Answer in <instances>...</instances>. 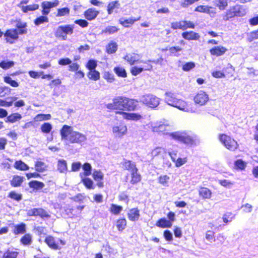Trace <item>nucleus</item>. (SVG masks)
<instances>
[{"instance_id":"3","label":"nucleus","mask_w":258,"mask_h":258,"mask_svg":"<svg viewBox=\"0 0 258 258\" xmlns=\"http://www.w3.org/2000/svg\"><path fill=\"white\" fill-rule=\"evenodd\" d=\"M138 101L126 97H117L113 99V105L116 109L131 111L135 109Z\"/></svg>"},{"instance_id":"39","label":"nucleus","mask_w":258,"mask_h":258,"mask_svg":"<svg viewBox=\"0 0 258 258\" xmlns=\"http://www.w3.org/2000/svg\"><path fill=\"white\" fill-rule=\"evenodd\" d=\"M170 179L169 176L167 175H162L159 177L158 182L160 184L164 186H168V182Z\"/></svg>"},{"instance_id":"56","label":"nucleus","mask_w":258,"mask_h":258,"mask_svg":"<svg viewBox=\"0 0 258 258\" xmlns=\"http://www.w3.org/2000/svg\"><path fill=\"white\" fill-rule=\"evenodd\" d=\"M82 167L84 171V172L83 173L84 175L87 176L91 174L92 167L89 163H85L83 165Z\"/></svg>"},{"instance_id":"59","label":"nucleus","mask_w":258,"mask_h":258,"mask_svg":"<svg viewBox=\"0 0 258 258\" xmlns=\"http://www.w3.org/2000/svg\"><path fill=\"white\" fill-rule=\"evenodd\" d=\"M48 18L46 16H40L39 18H37L35 21L34 23L36 25H39L44 22H48Z\"/></svg>"},{"instance_id":"33","label":"nucleus","mask_w":258,"mask_h":258,"mask_svg":"<svg viewBox=\"0 0 258 258\" xmlns=\"http://www.w3.org/2000/svg\"><path fill=\"white\" fill-rule=\"evenodd\" d=\"M236 16L233 10V7H231L225 13V14L223 17V19L225 21H228L229 19L234 18Z\"/></svg>"},{"instance_id":"49","label":"nucleus","mask_w":258,"mask_h":258,"mask_svg":"<svg viewBox=\"0 0 258 258\" xmlns=\"http://www.w3.org/2000/svg\"><path fill=\"white\" fill-rule=\"evenodd\" d=\"M21 243L24 245H30L32 243V236L29 234H26L21 239Z\"/></svg>"},{"instance_id":"28","label":"nucleus","mask_w":258,"mask_h":258,"mask_svg":"<svg viewBox=\"0 0 258 258\" xmlns=\"http://www.w3.org/2000/svg\"><path fill=\"white\" fill-rule=\"evenodd\" d=\"M67 163L64 159H59L57 163V170L61 173H66L67 171Z\"/></svg>"},{"instance_id":"63","label":"nucleus","mask_w":258,"mask_h":258,"mask_svg":"<svg viewBox=\"0 0 258 258\" xmlns=\"http://www.w3.org/2000/svg\"><path fill=\"white\" fill-rule=\"evenodd\" d=\"M144 71L143 68H139L138 67H133L131 69V72L132 74L134 76H137V75L140 74Z\"/></svg>"},{"instance_id":"16","label":"nucleus","mask_w":258,"mask_h":258,"mask_svg":"<svg viewBox=\"0 0 258 258\" xmlns=\"http://www.w3.org/2000/svg\"><path fill=\"white\" fill-rule=\"evenodd\" d=\"M182 37L187 40H198L200 38V35L194 31H185L182 33Z\"/></svg>"},{"instance_id":"52","label":"nucleus","mask_w":258,"mask_h":258,"mask_svg":"<svg viewBox=\"0 0 258 258\" xmlns=\"http://www.w3.org/2000/svg\"><path fill=\"white\" fill-rule=\"evenodd\" d=\"M29 186L30 187L35 188V189H40L44 187V184L43 183L37 181H32L29 183Z\"/></svg>"},{"instance_id":"51","label":"nucleus","mask_w":258,"mask_h":258,"mask_svg":"<svg viewBox=\"0 0 258 258\" xmlns=\"http://www.w3.org/2000/svg\"><path fill=\"white\" fill-rule=\"evenodd\" d=\"M205 238L210 242H214L215 241V232L211 230L207 231L205 233Z\"/></svg>"},{"instance_id":"55","label":"nucleus","mask_w":258,"mask_h":258,"mask_svg":"<svg viewBox=\"0 0 258 258\" xmlns=\"http://www.w3.org/2000/svg\"><path fill=\"white\" fill-rule=\"evenodd\" d=\"M114 72L119 77H126V73L123 68L121 67H115L114 68Z\"/></svg>"},{"instance_id":"11","label":"nucleus","mask_w":258,"mask_h":258,"mask_svg":"<svg viewBox=\"0 0 258 258\" xmlns=\"http://www.w3.org/2000/svg\"><path fill=\"white\" fill-rule=\"evenodd\" d=\"M59 5V1L55 0L53 2L45 1L42 3V13L44 15H48L50 12L51 8L57 7Z\"/></svg>"},{"instance_id":"20","label":"nucleus","mask_w":258,"mask_h":258,"mask_svg":"<svg viewBox=\"0 0 258 258\" xmlns=\"http://www.w3.org/2000/svg\"><path fill=\"white\" fill-rule=\"evenodd\" d=\"M233 7L236 17H243L245 16L247 13V9L243 6L236 5L233 6Z\"/></svg>"},{"instance_id":"48","label":"nucleus","mask_w":258,"mask_h":258,"mask_svg":"<svg viewBox=\"0 0 258 258\" xmlns=\"http://www.w3.org/2000/svg\"><path fill=\"white\" fill-rule=\"evenodd\" d=\"M119 4L117 1H113L110 2L107 6V12L108 14H111L113 10L115 8H118Z\"/></svg>"},{"instance_id":"57","label":"nucleus","mask_w":258,"mask_h":258,"mask_svg":"<svg viewBox=\"0 0 258 258\" xmlns=\"http://www.w3.org/2000/svg\"><path fill=\"white\" fill-rule=\"evenodd\" d=\"M18 254L17 251L8 250L4 254L3 258H17Z\"/></svg>"},{"instance_id":"47","label":"nucleus","mask_w":258,"mask_h":258,"mask_svg":"<svg viewBox=\"0 0 258 258\" xmlns=\"http://www.w3.org/2000/svg\"><path fill=\"white\" fill-rule=\"evenodd\" d=\"M82 181L87 188L93 189L94 188L93 182L91 179L87 177H82Z\"/></svg>"},{"instance_id":"35","label":"nucleus","mask_w":258,"mask_h":258,"mask_svg":"<svg viewBox=\"0 0 258 258\" xmlns=\"http://www.w3.org/2000/svg\"><path fill=\"white\" fill-rule=\"evenodd\" d=\"M131 180L130 182L134 184L140 181L141 178L139 174L138 173V169L135 171L131 172Z\"/></svg>"},{"instance_id":"30","label":"nucleus","mask_w":258,"mask_h":258,"mask_svg":"<svg viewBox=\"0 0 258 258\" xmlns=\"http://www.w3.org/2000/svg\"><path fill=\"white\" fill-rule=\"evenodd\" d=\"M26 231V224L24 223H21L14 226V233L15 235L25 233Z\"/></svg>"},{"instance_id":"23","label":"nucleus","mask_w":258,"mask_h":258,"mask_svg":"<svg viewBox=\"0 0 258 258\" xmlns=\"http://www.w3.org/2000/svg\"><path fill=\"white\" fill-rule=\"evenodd\" d=\"M45 243L48 246L53 249H60L61 248L55 242L54 238L51 236H47L45 239Z\"/></svg>"},{"instance_id":"25","label":"nucleus","mask_w":258,"mask_h":258,"mask_svg":"<svg viewBox=\"0 0 258 258\" xmlns=\"http://www.w3.org/2000/svg\"><path fill=\"white\" fill-rule=\"evenodd\" d=\"M166 153L165 148L162 147H156L153 149L151 152V156L153 158L158 156H163Z\"/></svg>"},{"instance_id":"6","label":"nucleus","mask_w":258,"mask_h":258,"mask_svg":"<svg viewBox=\"0 0 258 258\" xmlns=\"http://www.w3.org/2000/svg\"><path fill=\"white\" fill-rule=\"evenodd\" d=\"M170 136L175 140L187 145H192L195 143L194 139L184 133L175 132L171 133Z\"/></svg>"},{"instance_id":"29","label":"nucleus","mask_w":258,"mask_h":258,"mask_svg":"<svg viewBox=\"0 0 258 258\" xmlns=\"http://www.w3.org/2000/svg\"><path fill=\"white\" fill-rule=\"evenodd\" d=\"M117 49V45L115 42H110L106 47V52L108 54L115 53Z\"/></svg>"},{"instance_id":"44","label":"nucleus","mask_w":258,"mask_h":258,"mask_svg":"<svg viewBox=\"0 0 258 258\" xmlns=\"http://www.w3.org/2000/svg\"><path fill=\"white\" fill-rule=\"evenodd\" d=\"M51 118V115L50 114H39L34 117V119L35 121H41L42 120H49Z\"/></svg>"},{"instance_id":"31","label":"nucleus","mask_w":258,"mask_h":258,"mask_svg":"<svg viewBox=\"0 0 258 258\" xmlns=\"http://www.w3.org/2000/svg\"><path fill=\"white\" fill-rule=\"evenodd\" d=\"M24 178L18 175H15L11 181V185L14 187H17L21 185Z\"/></svg>"},{"instance_id":"5","label":"nucleus","mask_w":258,"mask_h":258,"mask_svg":"<svg viewBox=\"0 0 258 258\" xmlns=\"http://www.w3.org/2000/svg\"><path fill=\"white\" fill-rule=\"evenodd\" d=\"M74 29V26L73 25L58 26L55 31V36L57 38L66 40L67 39V35H71L73 33Z\"/></svg>"},{"instance_id":"22","label":"nucleus","mask_w":258,"mask_h":258,"mask_svg":"<svg viewBox=\"0 0 258 258\" xmlns=\"http://www.w3.org/2000/svg\"><path fill=\"white\" fill-rule=\"evenodd\" d=\"M141 17H139L138 18H129L127 19H120L119 20V23L121 25H122L123 27L125 28H128L130 26L133 25L134 23L140 19Z\"/></svg>"},{"instance_id":"43","label":"nucleus","mask_w":258,"mask_h":258,"mask_svg":"<svg viewBox=\"0 0 258 258\" xmlns=\"http://www.w3.org/2000/svg\"><path fill=\"white\" fill-rule=\"evenodd\" d=\"M122 210V207L115 204H111L110 208V211L114 215H118Z\"/></svg>"},{"instance_id":"1","label":"nucleus","mask_w":258,"mask_h":258,"mask_svg":"<svg viewBox=\"0 0 258 258\" xmlns=\"http://www.w3.org/2000/svg\"><path fill=\"white\" fill-rule=\"evenodd\" d=\"M165 101L170 106L177 108L179 110L188 113H195L196 108L194 105L186 101L176 97V95L168 92L165 94Z\"/></svg>"},{"instance_id":"38","label":"nucleus","mask_w":258,"mask_h":258,"mask_svg":"<svg viewBox=\"0 0 258 258\" xmlns=\"http://www.w3.org/2000/svg\"><path fill=\"white\" fill-rule=\"evenodd\" d=\"M116 226L119 231L123 230L126 226V221L125 219H118L116 223Z\"/></svg>"},{"instance_id":"10","label":"nucleus","mask_w":258,"mask_h":258,"mask_svg":"<svg viewBox=\"0 0 258 258\" xmlns=\"http://www.w3.org/2000/svg\"><path fill=\"white\" fill-rule=\"evenodd\" d=\"M171 28L173 29H180L183 30L188 28L194 29L195 24L193 22L189 21H182L176 22L171 24Z\"/></svg>"},{"instance_id":"12","label":"nucleus","mask_w":258,"mask_h":258,"mask_svg":"<svg viewBox=\"0 0 258 258\" xmlns=\"http://www.w3.org/2000/svg\"><path fill=\"white\" fill-rule=\"evenodd\" d=\"M195 11L208 14L212 17H214L216 13L214 8L206 5H200L198 6L195 8Z\"/></svg>"},{"instance_id":"2","label":"nucleus","mask_w":258,"mask_h":258,"mask_svg":"<svg viewBox=\"0 0 258 258\" xmlns=\"http://www.w3.org/2000/svg\"><path fill=\"white\" fill-rule=\"evenodd\" d=\"M60 134L62 141H68L72 144H80L87 140L86 135L74 131L72 127L67 125H64L62 126Z\"/></svg>"},{"instance_id":"26","label":"nucleus","mask_w":258,"mask_h":258,"mask_svg":"<svg viewBox=\"0 0 258 258\" xmlns=\"http://www.w3.org/2000/svg\"><path fill=\"white\" fill-rule=\"evenodd\" d=\"M124 59L126 60L130 64L133 65L136 61H139L138 55L134 53L127 54Z\"/></svg>"},{"instance_id":"53","label":"nucleus","mask_w":258,"mask_h":258,"mask_svg":"<svg viewBox=\"0 0 258 258\" xmlns=\"http://www.w3.org/2000/svg\"><path fill=\"white\" fill-rule=\"evenodd\" d=\"M93 177L95 180L99 181L103 179L104 174L100 170H94L93 173Z\"/></svg>"},{"instance_id":"62","label":"nucleus","mask_w":258,"mask_h":258,"mask_svg":"<svg viewBox=\"0 0 258 258\" xmlns=\"http://www.w3.org/2000/svg\"><path fill=\"white\" fill-rule=\"evenodd\" d=\"M187 162V158L186 157L184 158H179L177 159H175V165L177 167H179L182 165L185 164Z\"/></svg>"},{"instance_id":"27","label":"nucleus","mask_w":258,"mask_h":258,"mask_svg":"<svg viewBox=\"0 0 258 258\" xmlns=\"http://www.w3.org/2000/svg\"><path fill=\"white\" fill-rule=\"evenodd\" d=\"M156 225L157 227L165 228H170L172 226V224L170 221H168L165 218H161L157 222Z\"/></svg>"},{"instance_id":"61","label":"nucleus","mask_w":258,"mask_h":258,"mask_svg":"<svg viewBox=\"0 0 258 258\" xmlns=\"http://www.w3.org/2000/svg\"><path fill=\"white\" fill-rule=\"evenodd\" d=\"M234 218V216L232 213H227L224 215L222 219L224 223H227L228 222H231Z\"/></svg>"},{"instance_id":"46","label":"nucleus","mask_w":258,"mask_h":258,"mask_svg":"<svg viewBox=\"0 0 258 258\" xmlns=\"http://www.w3.org/2000/svg\"><path fill=\"white\" fill-rule=\"evenodd\" d=\"M215 5L220 10H224L228 5L227 0H215Z\"/></svg>"},{"instance_id":"37","label":"nucleus","mask_w":258,"mask_h":258,"mask_svg":"<svg viewBox=\"0 0 258 258\" xmlns=\"http://www.w3.org/2000/svg\"><path fill=\"white\" fill-rule=\"evenodd\" d=\"M119 29L115 26H108L102 30L101 33L107 34H112L118 32Z\"/></svg>"},{"instance_id":"45","label":"nucleus","mask_w":258,"mask_h":258,"mask_svg":"<svg viewBox=\"0 0 258 258\" xmlns=\"http://www.w3.org/2000/svg\"><path fill=\"white\" fill-rule=\"evenodd\" d=\"M14 167L20 170H27L29 169V167L25 163L21 161H16L15 163Z\"/></svg>"},{"instance_id":"60","label":"nucleus","mask_w":258,"mask_h":258,"mask_svg":"<svg viewBox=\"0 0 258 258\" xmlns=\"http://www.w3.org/2000/svg\"><path fill=\"white\" fill-rule=\"evenodd\" d=\"M4 81L6 83L10 84L12 87H17L19 86L18 83L15 80H12V79L10 77H5L4 78Z\"/></svg>"},{"instance_id":"36","label":"nucleus","mask_w":258,"mask_h":258,"mask_svg":"<svg viewBox=\"0 0 258 258\" xmlns=\"http://www.w3.org/2000/svg\"><path fill=\"white\" fill-rule=\"evenodd\" d=\"M19 7L21 8L22 11L24 13H27L28 11H34L39 8V5L37 4H33L27 6H21V4H19Z\"/></svg>"},{"instance_id":"18","label":"nucleus","mask_w":258,"mask_h":258,"mask_svg":"<svg viewBox=\"0 0 258 258\" xmlns=\"http://www.w3.org/2000/svg\"><path fill=\"white\" fill-rule=\"evenodd\" d=\"M199 195L202 199H210L212 197V192L211 190L207 187H200L199 190Z\"/></svg>"},{"instance_id":"7","label":"nucleus","mask_w":258,"mask_h":258,"mask_svg":"<svg viewBox=\"0 0 258 258\" xmlns=\"http://www.w3.org/2000/svg\"><path fill=\"white\" fill-rule=\"evenodd\" d=\"M112 132L114 137L121 138L127 134V126L122 122L116 123L112 125Z\"/></svg>"},{"instance_id":"8","label":"nucleus","mask_w":258,"mask_h":258,"mask_svg":"<svg viewBox=\"0 0 258 258\" xmlns=\"http://www.w3.org/2000/svg\"><path fill=\"white\" fill-rule=\"evenodd\" d=\"M219 140L228 150L234 151L238 148V145L237 142L226 135H220Z\"/></svg>"},{"instance_id":"17","label":"nucleus","mask_w":258,"mask_h":258,"mask_svg":"<svg viewBox=\"0 0 258 258\" xmlns=\"http://www.w3.org/2000/svg\"><path fill=\"white\" fill-rule=\"evenodd\" d=\"M140 217V210L138 208H133L127 213V218L131 221H137Z\"/></svg>"},{"instance_id":"19","label":"nucleus","mask_w":258,"mask_h":258,"mask_svg":"<svg viewBox=\"0 0 258 258\" xmlns=\"http://www.w3.org/2000/svg\"><path fill=\"white\" fill-rule=\"evenodd\" d=\"M227 50V49L224 46H217L210 49V52L211 55L219 56L223 55Z\"/></svg>"},{"instance_id":"34","label":"nucleus","mask_w":258,"mask_h":258,"mask_svg":"<svg viewBox=\"0 0 258 258\" xmlns=\"http://www.w3.org/2000/svg\"><path fill=\"white\" fill-rule=\"evenodd\" d=\"M168 127V125L164 124H160L159 125L155 124L152 125V131L155 132H162L165 133V131L167 130L166 128Z\"/></svg>"},{"instance_id":"50","label":"nucleus","mask_w":258,"mask_h":258,"mask_svg":"<svg viewBox=\"0 0 258 258\" xmlns=\"http://www.w3.org/2000/svg\"><path fill=\"white\" fill-rule=\"evenodd\" d=\"M45 164L41 161H37L35 163V170L38 172H43L46 169Z\"/></svg>"},{"instance_id":"64","label":"nucleus","mask_w":258,"mask_h":258,"mask_svg":"<svg viewBox=\"0 0 258 258\" xmlns=\"http://www.w3.org/2000/svg\"><path fill=\"white\" fill-rule=\"evenodd\" d=\"M255 39H258V29L251 32L248 35V40L249 42H251Z\"/></svg>"},{"instance_id":"40","label":"nucleus","mask_w":258,"mask_h":258,"mask_svg":"<svg viewBox=\"0 0 258 258\" xmlns=\"http://www.w3.org/2000/svg\"><path fill=\"white\" fill-rule=\"evenodd\" d=\"M88 77L90 79L96 81L99 79L100 74L95 70H90L88 74Z\"/></svg>"},{"instance_id":"54","label":"nucleus","mask_w":258,"mask_h":258,"mask_svg":"<svg viewBox=\"0 0 258 258\" xmlns=\"http://www.w3.org/2000/svg\"><path fill=\"white\" fill-rule=\"evenodd\" d=\"M52 128V125L48 122L44 123L41 126V131L44 133H49Z\"/></svg>"},{"instance_id":"32","label":"nucleus","mask_w":258,"mask_h":258,"mask_svg":"<svg viewBox=\"0 0 258 258\" xmlns=\"http://www.w3.org/2000/svg\"><path fill=\"white\" fill-rule=\"evenodd\" d=\"M70 13V10L68 7L60 8L57 9V13L55 16L57 17H61L68 16L69 15Z\"/></svg>"},{"instance_id":"58","label":"nucleus","mask_w":258,"mask_h":258,"mask_svg":"<svg viewBox=\"0 0 258 258\" xmlns=\"http://www.w3.org/2000/svg\"><path fill=\"white\" fill-rule=\"evenodd\" d=\"M14 65V62L13 61H3L0 62V67L4 69H8Z\"/></svg>"},{"instance_id":"15","label":"nucleus","mask_w":258,"mask_h":258,"mask_svg":"<svg viewBox=\"0 0 258 258\" xmlns=\"http://www.w3.org/2000/svg\"><path fill=\"white\" fill-rule=\"evenodd\" d=\"M6 40L10 43H13L14 40L18 38V31L17 29H10L6 31L4 34Z\"/></svg>"},{"instance_id":"4","label":"nucleus","mask_w":258,"mask_h":258,"mask_svg":"<svg viewBox=\"0 0 258 258\" xmlns=\"http://www.w3.org/2000/svg\"><path fill=\"white\" fill-rule=\"evenodd\" d=\"M138 102L142 103L147 106L154 108L160 103V99L152 94H146L141 96Z\"/></svg>"},{"instance_id":"21","label":"nucleus","mask_w":258,"mask_h":258,"mask_svg":"<svg viewBox=\"0 0 258 258\" xmlns=\"http://www.w3.org/2000/svg\"><path fill=\"white\" fill-rule=\"evenodd\" d=\"M99 11L94 8H90L86 11L84 13L85 18L88 20L94 19L99 14Z\"/></svg>"},{"instance_id":"42","label":"nucleus","mask_w":258,"mask_h":258,"mask_svg":"<svg viewBox=\"0 0 258 258\" xmlns=\"http://www.w3.org/2000/svg\"><path fill=\"white\" fill-rule=\"evenodd\" d=\"M218 183L222 186L230 188L234 185V182L233 181L227 180V179H220L219 180Z\"/></svg>"},{"instance_id":"24","label":"nucleus","mask_w":258,"mask_h":258,"mask_svg":"<svg viewBox=\"0 0 258 258\" xmlns=\"http://www.w3.org/2000/svg\"><path fill=\"white\" fill-rule=\"evenodd\" d=\"M122 167L124 169L130 171L131 172L137 169L135 163L127 160H124L123 161Z\"/></svg>"},{"instance_id":"14","label":"nucleus","mask_w":258,"mask_h":258,"mask_svg":"<svg viewBox=\"0 0 258 258\" xmlns=\"http://www.w3.org/2000/svg\"><path fill=\"white\" fill-rule=\"evenodd\" d=\"M27 215L29 216H40L41 218L49 217L48 214L41 208H34L28 211Z\"/></svg>"},{"instance_id":"13","label":"nucleus","mask_w":258,"mask_h":258,"mask_svg":"<svg viewBox=\"0 0 258 258\" xmlns=\"http://www.w3.org/2000/svg\"><path fill=\"white\" fill-rule=\"evenodd\" d=\"M118 113L122 115L123 118L127 120L138 121L143 118L142 115L138 113H127L123 111Z\"/></svg>"},{"instance_id":"41","label":"nucleus","mask_w":258,"mask_h":258,"mask_svg":"<svg viewBox=\"0 0 258 258\" xmlns=\"http://www.w3.org/2000/svg\"><path fill=\"white\" fill-rule=\"evenodd\" d=\"M22 118V116L18 113H13L7 117V120L10 122H15Z\"/></svg>"},{"instance_id":"9","label":"nucleus","mask_w":258,"mask_h":258,"mask_svg":"<svg viewBox=\"0 0 258 258\" xmlns=\"http://www.w3.org/2000/svg\"><path fill=\"white\" fill-rule=\"evenodd\" d=\"M209 100V95L204 91H198L194 97V101L200 106L206 105Z\"/></svg>"}]
</instances>
